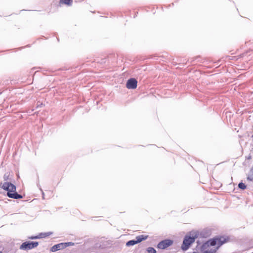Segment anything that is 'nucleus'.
Returning a JSON list of instances; mask_svg holds the SVG:
<instances>
[{
  "label": "nucleus",
  "mask_w": 253,
  "mask_h": 253,
  "mask_svg": "<svg viewBox=\"0 0 253 253\" xmlns=\"http://www.w3.org/2000/svg\"><path fill=\"white\" fill-rule=\"evenodd\" d=\"M227 241L228 239L223 237L210 239L202 245V251L204 253H214Z\"/></svg>",
  "instance_id": "f257e3e1"
},
{
  "label": "nucleus",
  "mask_w": 253,
  "mask_h": 253,
  "mask_svg": "<svg viewBox=\"0 0 253 253\" xmlns=\"http://www.w3.org/2000/svg\"><path fill=\"white\" fill-rule=\"evenodd\" d=\"M1 188L7 191V195L11 198L18 199L22 198V196L16 192V186L10 182H4Z\"/></svg>",
  "instance_id": "f03ea898"
},
{
  "label": "nucleus",
  "mask_w": 253,
  "mask_h": 253,
  "mask_svg": "<svg viewBox=\"0 0 253 253\" xmlns=\"http://www.w3.org/2000/svg\"><path fill=\"white\" fill-rule=\"evenodd\" d=\"M197 237L198 236L197 234H194L192 235V236H185L182 245L181 246V249L183 251L187 250L189 248L190 245L193 242H194L195 239L197 238Z\"/></svg>",
  "instance_id": "7ed1b4c3"
},
{
  "label": "nucleus",
  "mask_w": 253,
  "mask_h": 253,
  "mask_svg": "<svg viewBox=\"0 0 253 253\" xmlns=\"http://www.w3.org/2000/svg\"><path fill=\"white\" fill-rule=\"evenodd\" d=\"M39 245L37 242H25L20 247V250H29L37 247Z\"/></svg>",
  "instance_id": "20e7f679"
},
{
  "label": "nucleus",
  "mask_w": 253,
  "mask_h": 253,
  "mask_svg": "<svg viewBox=\"0 0 253 253\" xmlns=\"http://www.w3.org/2000/svg\"><path fill=\"white\" fill-rule=\"evenodd\" d=\"M147 235H141L140 236H138L136 237V240H130L126 243V245L127 247L134 245L135 244L139 243L142 242V241L147 239Z\"/></svg>",
  "instance_id": "39448f33"
},
{
  "label": "nucleus",
  "mask_w": 253,
  "mask_h": 253,
  "mask_svg": "<svg viewBox=\"0 0 253 253\" xmlns=\"http://www.w3.org/2000/svg\"><path fill=\"white\" fill-rule=\"evenodd\" d=\"M173 242L170 240H165L160 242L157 245V248L160 249H165L172 245Z\"/></svg>",
  "instance_id": "423d86ee"
},
{
  "label": "nucleus",
  "mask_w": 253,
  "mask_h": 253,
  "mask_svg": "<svg viewBox=\"0 0 253 253\" xmlns=\"http://www.w3.org/2000/svg\"><path fill=\"white\" fill-rule=\"evenodd\" d=\"M137 86V81L134 78L129 79L126 84V86L128 89H135Z\"/></svg>",
  "instance_id": "0eeeda50"
},
{
  "label": "nucleus",
  "mask_w": 253,
  "mask_h": 253,
  "mask_svg": "<svg viewBox=\"0 0 253 253\" xmlns=\"http://www.w3.org/2000/svg\"><path fill=\"white\" fill-rule=\"evenodd\" d=\"M51 234V233L47 232V233H41L39 235L35 236H31L29 238L30 239H41V238H44L46 237L49 236Z\"/></svg>",
  "instance_id": "6e6552de"
},
{
  "label": "nucleus",
  "mask_w": 253,
  "mask_h": 253,
  "mask_svg": "<svg viewBox=\"0 0 253 253\" xmlns=\"http://www.w3.org/2000/svg\"><path fill=\"white\" fill-rule=\"evenodd\" d=\"M64 246L63 244H59L53 246L51 248V251L52 252H55L57 250L61 249V248H62Z\"/></svg>",
  "instance_id": "1a4fd4ad"
},
{
  "label": "nucleus",
  "mask_w": 253,
  "mask_h": 253,
  "mask_svg": "<svg viewBox=\"0 0 253 253\" xmlns=\"http://www.w3.org/2000/svg\"><path fill=\"white\" fill-rule=\"evenodd\" d=\"M73 3V0H60V4H65L68 5H71Z\"/></svg>",
  "instance_id": "9d476101"
},
{
  "label": "nucleus",
  "mask_w": 253,
  "mask_h": 253,
  "mask_svg": "<svg viewBox=\"0 0 253 253\" xmlns=\"http://www.w3.org/2000/svg\"><path fill=\"white\" fill-rule=\"evenodd\" d=\"M147 251L148 253H156V251L152 247L148 248Z\"/></svg>",
  "instance_id": "9b49d317"
},
{
  "label": "nucleus",
  "mask_w": 253,
  "mask_h": 253,
  "mask_svg": "<svg viewBox=\"0 0 253 253\" xmlns=\"http://www.w3.org/2000/svg\"><path fill=\"white\" fill-rule=\"evenodd\" d=\"M238 187L241 189L244 190L246 188V185L243 182H241L238 184Z\"/></svg>",
  "instance_id": "f8f14e48"
},
{
  "label": "nucleus",
  "mask_w": 253,
  "mask_h": 253,
  "mask_svg": "<svg viewBox=\"0 0 253 253\" xmlns=\"http://www.w3.org/2000/svg\"><path fill=\"white\" fill-rule=\"evenodd\" d=\"M4 180H6L7 179V176H6L5 175H4Z\"/></svg>",
  "instance_id": "ddd939ff"
},
{
  "label": "nucleus",
  "mask_w": 253,
  "mask_h": 253,
  "mask_svg": "<svg viewBox=\"0 0 253 253\" xmlns=\"http://www.w3.org/2000/svg\"><path fill=\"white\" fill-rule=\"evenodd\" d=\"M0 253H2V252H0Z\"/></svg>",
  "instance_id": "4468645a"
},
{
  "label": "nucleus",
  "mask_w": 253,
  "mask_h": 253,
  "mask_svg": "<svg viewBox=\"0 0 253 253\" xmlns=\"http://www.w3.org/2000/svg\"><path fill=\"white\" fill-rule=\"evenodd\" d=\"M252 253H253V252Z\"/></svg>",
  "instance_id": "2eb2a0df"
}]
</instances>
